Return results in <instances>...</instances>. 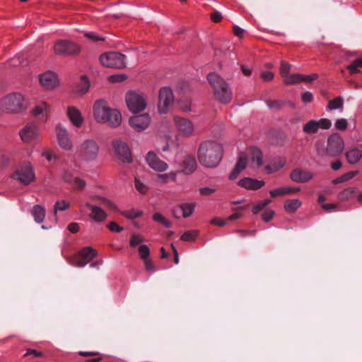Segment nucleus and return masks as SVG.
<instances>
[{
	"instance_id": "5",
	"label": "nucleus",
	"mask_w": 362,
	"mask_h": 362,
	"mask_svg": "<svg viewBox=\"0 0 362 362\" xmlns=\"http://www.w3.org/2000/svg\"><path fill=\"white\" fill-rule=\"evenodd\" d=\"M207 80L214 89L215 98L222 103H228L232 98V92L224 79L217 74L209 73Z\"/></svg>"
},
{
	"instance_id": "59",
	"label": "nucleus",
	"mask_w": 362,
	"mask_h": 362,
	"mask_svg": "<svg viewBox=\"0 0 362 362\" xmlns=\"http://www.w3.org/2000/svg\"><path fill=\"white\" fill-rule=\"evenodd\" d=\"M261 78L265 81H270L274 78V74L272 72L266 71L261 74Z\"/></svg>"
},
{
	"instance_id": "8",
	"label": "nucleus",
	"mask_w": 362,
	"mask_h": 362,
	"mask_svg": "<svg viewBox=\"0 0 362 362\" xmlns=\"http://www.w3.org/2000/svg\"><path fill=\"white\" fill-rule=\"evenodd\" d=\"M96 255V251L91 247H85L71 257L69 262L74 266L82 267L90 262Z\"/></svg>"
},
{
	"instance_id": "60",
	"label": "nucleus",
	"mask_w": 362,
	"mask_h": 362,
	"mask_svg": "<svg viewBox=\"0 0 362 362\" xmlns=\"http://www.w3.org/2000/svg\"><path fill=\"white\" fill-rule=\"evenodd\" d=\"M143 262L144 264L145 269L147 272H151L155 271V267L150 259L144 260Z\"/></svg>"
},
{
	"instance_id": "61",
	"label": "nucleus",
	"mask_w": 362,
	"mask_h": 362,
	"mask_svg": "<svg viewBox=\"0 0 362 362\" xmlns=\"http://www.w3.org/2000/svg\"><path fill=\"white\" fill-rule=\"evenodd\" d=\"M103 205L106 207L107 209H111V210H116L117 206L114 203H112L111 201L107 200L106 199H103L102 200Z\"/></svg>"
},
{
	"instance_id": "46",
	"label": "nucleus",
	"mask_w": 362,
	"mask_h": 362,
	"mask_svg": "<svg viewBox=\"0 0 362 362\" xmlns=\"http://www.w3.org/2000/svg\"><path fill=\"white\" fill-rule=\"evenodd\" d=\"M139 252L142 260H146L149 258L150 250L146 245H141L139 247Z\"/></svg>"
},
{
	"instance_id": "33",
	"label": "nucleus",
	"mask_w": 362,
	"mask_h": 362,
	"mask_svg": "<svg viewBox=\"0 0 362 362\" xmlns=\"http://www.w3.org/2000/svg\"><path fill=\"white\" fill-rule=\"evenodd\" d=\"M356 192V187L346 188L339 194V196H338L339 199L340 201H346L350 199H352L355 197Z\"/></svg>"
},
{
	"instance_id": "45",
	"label": "nucleus",
	"mask_w": 362,
	"mask_h": 362,
	"mask_svg": "<svg viewBox=\"0 0 362 362\" xmlns=\"http://www.w3.org/2000/svg\"><path fill=\"white\" fill-rule=\"evenodd\" d=\"M144 240V237L141 235L139 234H133L131 236L130 240H129V245L132 247H135L139 244L142 243Z\"/></svg>"
},
{
	"instance_id": "34",
	"label": "nucleus",
	"mask_w": 362,
	"mask_h": 362,
	"mask_svg": "<svg viewBox=\"0 0 362 362\" xmlns=\"http://www.w3.org/2000/svg\"><path fill=\"white\" fill-rule=\"evenodd\" d=\"M301 206V202L299 199L287 200L284 204L285 210L289 213H293Z\"/></svg>"
},
{
	"instance_id": "49",
	"label": "nucleus",
	"mask_w": 362,
	"mask_h": 362,
	"mask_svg": "<svg viewBox=\"0 0 362 362\" xmlns=\"http://www.w3.org/2000/svg\"><path fill=\"white\" fill-rule=\"evenodd\" d=\"M153 219L167 227L170 226V221L160 213H155L153 216Z\"/></svg>"
},
{
	"instance_id": "10",
	"label": "nucleus",
	"mask_w": 362,
	"mask_h": 362,
	"mask_svg": "<svg viewBox=\"0 0 362 362\" xmlns=\"http://www.w3.org/2000/svg\"><path fill=\"white\" fill-rule=\"evenodd\" d=\"M13 177L25 185H29L34 181L35 176L30 163L20 165L13 174Z\"/></svg>"
},
{
	"instance_id": "4",
	"label": "nucleus",
	"mask_w": 362,
	"mask_h": 362,
	"mask_svg": "<svg viewBox=\"0 0 362 362\" xmlns=\"http://www.w3.org/2000/svg\"><path fill=\"white\" fill-rule=\"evenodd\" d=\"M248 156L254 166L259 168L262 165V153L261 150L255 146L250 147L247 149V153H240L236 165L229 175L230 180H233L236 179L240 172L245 169L247 164Z\"/></svg>"
},
{
	"instance_id": "26",
	"label": "nucleus",
	"mask_w": 362,
	"mask_h": 362,
	"mask_svg": "<svg viewBox=\"0 0 362 362\" xmlns=\"http://www.w3.org/2000/svg\"><path fill=\"white\" fill-rule=\"evenodd\" d=\"M286 163L284 157H276L273 158L269 164L264 167V173L272 174L282 168Z\"/></svg>"
},
{
	"instance_id": "18",
	"label": "nucleus",
	"mask_w": 362,
	"mask_h": 362,
	"mask_svg": "<svg viewBox=\"0 0 362 362\" xmlns=\"http://www.w3.org/2000/svg\"><path fill=\"white\" fill-rule=\"evenodd\" d=\"M51 106L45 101L36 104L31 110V115L39 117L42 122H46L49 117Z\"/></svg>"
},
{
	"instance_id": "23",
	"label": "nucleus",
	"mask_w": 362,
	"mask_h": 362,
	"mask_svg": "<svg viewBox=\"0 0 362 362\" xmlns=\"http://www.w3.org/2000/svg\"><path fill=\"white\" fill-rule=\"evenodd\" d=\"M40 81L43 87L52 89L58 84L57 76L53 71H47L40 76Z\"/></svg>"
},
{
	"instance_id": "1",
	"label": "nucleus",
	"mask_w": 362,
	"mask_h": 362,
	"mask_svg": "<svg viewBox=\"0 0 362 362\" xmlns=\"http://www.w3.org/2000/svg\"><path fill=\"white\" fill-rule=\"evenodd\" d=\"M93 115L96 122L107 124L111 127H117L122 123L121 112L111 108L107 101L103 99L97 100L93 106Z\"/></svg>"
},
{
	"instance_id": "37",
	"label": "nucleus",
	"mask_w": 362,
	"mask_h": 362,
	"mask_svg": "<svg viewBox=\"0 0 362 362\" xmlns=\"http://www.w3.org/2000/svg\"><path fill=\"white\" fill-rule=\"evenodd\" d=\"M362 68V57L357 58L351 64L347 66L346 69L351 74H355L359 72L358 68Z\"/></svg>"
},
{
	"instance_id": "55",
	"label": "nucleus",
	"mask_w": 362,
	"mask_h": 362,
	"mask_svg": "<svg viewBox=\"0 0 362 362\" xmlns=\"http://www.w3.org/2000/svg\"><path fill=\"white\" fill-rule=\"evenodd\" d=\"M335 127L339 130H344L347 127V121L345 119H339L335 122Z\"/></svg>"
},
{
	"instance_id": "53",
	"label": "nucleus",
	"mask_w": 362,
	"mask_h": 362,
	"mask_svg": "<svg viewBox=\"0 0 362 362\" xmlns=\"http://www.w3.org/2000/svg\"><path fill=\"white\" fill-rule=\"evenodd\" d=\"M300 76H301L300 82L310 83V82L315 80L317 78V74H311L309 75L300 74Z\"/></svg>"
},
{
	"instance_id": "63",
	"label": "nucleus",
	"mask_w": 362,
	"mask_h": 362,
	"mask_svg": "<svg viewBox=\"0 0 362 362\" xmlns=\"http://www.w3.org/2000/svg\"><path fill=\"white\" fill-rule=\"evenodd\" d=\"M301 99L304 103H310L313 100V96L310 92L306 91L304 93H303Z\"/></svg>"
},
{
	"instance_id": "50",
	"label": "nucleus",
	"mask_w": 362,
	"mask_h": 362,
	"mask_svg": "<svg viewBox=\"0 0 362 362\" xmlns=\"http://www.w3.org/2000/svg\"><path fill=\"white\" fill-rule=\"evenodd\" d=\"M127 78V75L124 74H114L108 77V81L111 83H117L125 81Z\"/></svg>"
},
{
	"instance_id": "21",
	"label": "nucleus",
	"mask_w": 362,
	"mask_h": 362,
	"mask_svg": "<svg viewBox=\"0 0 362 362\" xmlns=\"http://www.w3.org/2000/svg\"><path fill=\"white\" fill-rule=\"evenodd\" d=\"M66 115L71 123L79 129L83 126L84 118L81 112L74 106H69L66 110Z\"/></svg>"
},
{
	"instance_id": "62",
	"label": "nucleus",
	"mask_w": 362,
	"mask_h": 362,
	"mask_svg": "<svg viewBox=\"0 0 362 362\" xmlns=\"http://www.w3.org/2000/svg\"><path fill=\"white\" fill-rule=\"evenodd\" d=\"M33 355L34 357H42L43 356V353L40 351H37L35 349H28L26 353L24 354L25 356Z\"/></svg>"
},
{
	"instance_id": "16",
	"label": "nucleus",
	"mask_w": 362,
	"mask_h": 362,
	"mask_svg": "<svg viewBox=\"0 0 362 362\" xmlns=\"http://www.w3.org/2000/svg\"><path fill=\"white\" fill-rule=\"evenodd\" d=\"M56 134L58 144L64 150H71L73 147L72 140L68 130L59 124L56 127Z\"/></svg>"
},
{
	"instance_id": "27",
	"label": "nucleus",
	"mask_w": 362,
	"mask_h": 362,
	"mask_svg": "<svg viewBox=\"0 0 362 362\" xmlns=\"http://www.w3.org/2000/svg\"><path fill=\"white\" fill-rule=\"evenodd\" d=\"M290 176L293 181L297 182H308L313 177V175L311 173L300 169L293 170L291 172Z\"/></svg>"
},
{
	"instance_id": "43",
	"label": "nucleus",
	"mask_w": 362,
	"mask_h": 362,
	"mask_svg": "<svg viewBox=\"0 0 362 362\" xmlns=\"http://www.w3.org/2000/svg\"><path fill=\"white\" fill-rule=\"evenodd\" d=\"M247 209V206H240L239 208L233 209L235 213L231 214L227 218L228 221H234L243 216V210Z\"/></svg>"
},
{
	"instance_id": "47",
	"label": "nucleus",
	"mask_w": 362,
	"mask_h": 362,
	"mask_svg": "<svg viewBox=\"0 0 362 362\" xmlns=\"http://www.w3.org/2000/svg\"><path fill=\"white\" fill-rule=\"evenodd\" d=\"M69 207V203L65 200L57 201L54 205L55 214L58 211H62L67 209Z\"/></svg>"
},
{
	"instance_id": "32",
	"label": "nucleus",
	"mask_w": 362,
	"mask_h": 362,
	"mask_svg": "<svg viewBox=\"0 0 362 362\" xmlns=\"http://www.w3.org/2000/svg\"><path fill=\"white\" fill-rule=\"evenodd\" d=\"M31 214L37 223H42L45 216V209L40 205H35L33 206Z\"/></svg>"
},
{
	"instance_id": "12",
	"label": "nucleus",
	"mask_w": 362,
	"mask_h": 362,
	"mask_svg": "<svg viewBox=\"0 0 362 362\" xmlns=\"http://www.w3.org/2000/svg\"><path fill=\"white\" fill-rule=\"evenodd\" d=\"M174 101V95L172 90L168 87H163L159 91L158 111L161 114L167 113Z\"/></svg>"
},
{
	"instance_id": "3",
	"label": "nucleus",
	"mask_w": 362,
	"mask_h": 362,
	"mask_svg": "<svg viewBox=\"0 0 362 362\" xmlns=\"http://www.w3.org/2000/svg\"><path fill=\"white\" fill-rule=\"evenodd\" d=\"M29 98L19 92L8 93L0 99V110L8 114H17L28 109Z\"/></svg>"
},
{
	"instance_id": "54",
	"label": "nucleus",
	"mask_w": 362,
	"mask_h": 362,
	"mask_svg": "<svg viewBox=\"0 0 362 362\" xmlns=\"http://www.w3.org/2000/svg\"><path fill=\"white\" fill-rule=\"evenodd\" d=\"M274 212L272 209H267L264 211V213L262 215V218L265 222H269L270 220L272 219L274 216Z\"/></svg>"
},
{
	"instance_id": "57",
	"label": "nucleus",
	"mask_w": 362,
	"mask_h": 362,
	"mask_svg": "<svg viewBox=\"0 0 362 362\" xmlns=\"http://www.w3.org/2000/svg\"><path fill=\"white\" fill-rule=\"evenodd\" d=\"M135 187L141 194H145L147 191V187L141 183L138 179L135 178Z\"/></svg>"
},
{
	"instance_id": "2",
	"label": "nucleus",
	"mask_w": 362,
	"mask_h": 362,
	"mask_svg": "<svg viewBox=\"0 0 362 362\" xmlns=\"http://www.w3.org/2000/svg\"><path fill=\"white\" fill-rule=\"evenodd\" d=\"M223 156L221 144L214 141H206L201 144L198 151L200 163L207 168H214L218 165Z\"/></svg>"
},
{
	"instance_id": "36",
	"label": "nucleus",
	"mask_w": 362,
	"mask_h": 362,
	"mask_svg": "<svg viewBox=\"0 0 362 362\" xmlns=\"http://www.w3.org/2000/svg\"><path fill=\"white\" fill-rule=\"evenodd\" d=\"M177 173L170 172L169 173L160 174L157 176V181L162 184H165L170 181H175Z\"/></svg>"
},
{
	"instance_id": "52",
	"label": "nucleus",
	"mask_w": 362,
	"mask_h": 362,
	"mask_svg": "<svg viewBox=\"0 0 362 362\" xmlns=\"http://www.w3.org/2000/svg\"><path fill=\"white\" fill-rule=\"evenodd\" d=\"M291 69V65L285 62H282L281 64L280 73L283 78H285L286 76L288 75L289 71Z\"/></svg>"
},
{
	"instance_id": "64",
	"label": "nucleus",
	"mask_w": 362,
	"mask_h": 362,
	"mask_svg": "<svg viewBox=\"0 0 362 362\" xmlns=\"http://www.w3.org/2000/svg\"><path fill=\"white\" fill-rule=\"evenodd\" d=\"M211 19L215 23H218L222 19V15L218 11H214L211 14Z\"/></svg>"
},
{
	"instance_id": "22",
	"label": "nucleus",
	"mask_w": 362,
	"mask_h": 362,
	"mask_svg": "<svg viewBox=\"0 0 362 362\" xmlns=\"http://www.w3.org/2000/svg\"><path fill=\"white\" fill-rule=\"evenodd\" d=\"M146 160L148 165L156 171L163 172L167 170L168 164L159 159L153 152H148Z\"/></svg>"
},
{
	"instance_id": "19",
	"label": "nucleus",
	"mask_w": 362,
	"mask_h": 362,
	"mask_svg": "<svg viewBox=\"0 0 362 362\" xmlns=\"http://www.w3.org/2000/svg\"><path fill=\"white\" fill-rule=\"evenodd\" d=\"M151 122L148 114H143L132 117L129 119L130 126L136 132H141L146 129Z\"/></svg>"
},
{
	"instance_id": "31",
	"label": "nucleus",
	"mask_w": 362,
	"mask_h": 362,
	"mask_svg": "<svg viewBox=\"0 0 362 362\" xmlns=\"http://www.w3.org/2000/svg\"><path fill=\"white\" fill-rule=\"evenodd\" d=\"M347 161L351 164L357 163L362 158V152L357 148H353L346 153Z\"/></svg>"
},
{
	"instance_id": "17",
	"label": "nucleus",
	"mask_w": 362,
	"mask_h": 362,
	"mask_svg": "<svg viewBox=\"0 0 362 362\" xmlns=\"http://www.w3.org/2000/svg\"><path fill=\"white\" fill-rule=\"evenodd\" d=\"M19 134L24 142L29 143L38 139L39 129L36 124L30 123L21 129Z\"/></svg>"
},
{
	"instance_id": "40",
	"label": "nucleus",
	"mask_w": 362,
	"mask_h": 362,
	"mask_svg": "<svg viewBox=\"0 0 362 362\" xmlns=\"http://www.w3.org/2000/svg\"><path fill=\"white\" fill-rule=\"evenodd\" d=\"M271 199H265L263 201L257 202L252 209V212L254 214H257L261 210L271 203Z\"/></svg>"
},
{
	"instance_id": "42",
	"label": "nucleus",
	"mask_w": 362,
	"mask_h": 362,
	"mask_svg": "<svg viewBox=\"0 0 362 362\" xmlns=\"http://www.w3.org/2000/svg\"><path fill=\"white\" fill-rule=\"evenodd\" d=\"M122 214L127 218L134 219L142 215V211L138 209H130L122 212Z\"/></svg>"
},
{
	"instance_id": "58",
	"label": "nucleus",
	"mask_w": 362,
	"mask_h": 362,
	"mask_svg": "<svg viewBox=\"0 0 362 362\" xmlns=\"http://www.w3.org/2000/svg\"><path fill=\"white\" fill-rule=\"evenodd\" d=\"M107 228H109L110 230H111L112 232H117V233L121 232L123 229L121 226H119L115 222H110L107 225Z\"/></svg>"
},
{
	"instance_id": "38",
	"label": "nucleus",
	"mask_w": 362,
	"mask_h": 362,
	"mask_svg": "<svg viewBox=\"0 0 362 362\" xmlns=\"http://www.w3.org/2000/svg\"><path fill=\"white\" fill-rule=\"evenodd\" d=\"M343 107V100L340 97H337L329 101L327 109L329 110L341 109Z\"/></svg>"
},
{
	"instance_id": "15",
	"label": "nucleus",
	"mask_w": 362,
	"mask_h": 362,
	"mask_svg": "<svg viewBox=\"0 0 362 362\" xmlns=\"http://www.w3.org/2000/svg\"><path fill=\"white\" fill-rule=\"evenodd\" d=\"M332 125V122L328 119H320L318 121L310 120L308 122L303 128V131L307 134L316 133L319 129H328Z\"/></svg>"
},
{
	"instance_id": "30",
	"label": "nucleus",
	"mask_w": 362,
	"mask_h": 362,
	"mask_svg": "<svg viewBox=\"0 0 362 362\" xmlns=\"http://www.w3.org/2000/svg\"><path fill=\"white\" fill-rule=\"evenodd\" d=\"M197 167L195 158L190 155H187L182 163V171L186 174L192 173Z\"/></svg>"
},
{
	"instance_id": "20",
	"label": "nucleus",
	"mask_w": 362,
	"mask_h": 362,
	"mask_svg": "<svg viewBox=\"0 0 362 362\" xmlns=\"http://www.w3.org/2000/svg\"><path fill=\"white\" fill-rule=\"evenodd\" d=\"M113 146L116 154L122 161L125 163L132 162V154L126 143L117 140L114 142Z\"/></svg>"
},
{
	"instance_id": "6",
	"label": "nucleus",
	"mask_w": 362,
	"mask_h": 362,
	"mask_svg": "<svg viewBox=\"0 0 362 362\" xmlns=\"http://www.w3.org/2000/svg\"><path fill=\"white\" fill-rule=\"evenodd\" d=\"M99 146L94 139H86L78 149V156L86 161L95 160L98 154Z\"/></svg>"
},
{
	"instance_id": "44",
	"label": "nucleus",
	"mask_w": 362,
	"mask_h": 362,
	"mask_svg": "<svg viewBox=\"0 0 362 362\" xmlns=\"http://www.w3.org/2000/svg\"><path fill=\"white\" fill-rule=\"evenodd\" d=\"M198 235V231L196 230H187L185 231L181 236V240L184 241H192L195 240L197 236Z\"/></svg>"
},
{
	"instance_id": "13",
	"label": "nucleus",
	"mask_w": 362,
	"mask_h": 362,
	"mask_svg": "<svg viewBox=\"0 0 362 362\" xmlns=\"http://www.w3.org/2000/svg\"><path fill=\"white\" fill-rule=\"evenodd\" d=\"M344 148V143L341 136L338 134H332L328 138L327 147L325 154L329 156L339 155Z\"/></svg>"
},
{
	"instance_id": "28",
	"label": "nucleus",
	"mask_w": 362,
	"mask_h": 362,
	"mask_svg": "<svg viewBox=\"0 0 362 362\" xmlns=\"http://www.w3.org/2000/svg\"><path fill=\"white\" fill-rule=\"evenodd\" d=\"M86 206L91 211L90 214L91 219L97 222H102L106 219L107 214L101 208L88 203L86 204Z\"/></svg>"
},
{
	"instance_id": "48",
	"label": "nucleus",
	"mask_w": 362,
	"mask_h": 362,
	"mask_svg": "<svg viewBox=\"0 0 362 362\" xmlns=\"http://www.w3.org/2000/svg\"><path fill=\"white\" fill-rule=\"evenodd\" d=\"M84 36L86 37H87L88 39H89L90 40L93 41V42L104 41L105 40V37H103L101 35H99L98 34H97L95 32H87V33H85Z\"/></svg>"
},
{
	"instance_id": "56",
	"label": "nucleus",
	"mask_w": 362,
	"mask_h": 362,
	"mask_svg": "<svg viewBox=\"0 0 362 362\" xmlns=\"http://www.w3.org/2000/svg\"><path fill=\"white\" fill-rule=\"evenodd\" d=\"M269 194L272 197L284 195L285 194L284 187L272 189V190H270Z\"/></svg>"
},
{
	"instance_id": "24",
	"label": "nucleus",
	"mask_w": 362,
	"mask_h": 362,
	"mask_svg": "<svg viewBox=\"0 0 362 362\" xmlns=\"http://www.w3.org/2000/svg\"><path fill=\"white\" fill-rule=\"evenodd\" d=\"M195 208V204L192 203H185L180 204L177 208L173 210V214L176 218H187L190 216Z\"/></svg>"
},
{
	"instance_id": "9",
	"label": "nucleus",
	"mask_w": 362,
	"mask_h": 362,
	"mask_svg": "<svg viewBox=\"0 0 362 362\" xmlns=\"http://www.w3.org/2000/svg\"><path fill=\"white\" fill-rule=\"evenodd\" d=\"M100 62L104 66L122 69L125 66V56L115 52H107L100 55Z\"/></svg>"
},
{
	"instance_id": "29",
	"label": "nucleus",
	"mask_w": 362,
	"mask_h": 362,
	"mask_svg": "<svg viewBox=\"0 0 362 362\" xmlns=\"http://www.w3.org/2000/svg\"><path fill=\"white\" fill-rule=\"evenodd\" d=\"M63 180L76 189H83L86 185L84 180L78 177H74L72 174L68 172H64L63 175Z\"/></svg>"
},
{
	"instance_id": "25",
	"label": "nucleus",
	"mask_w": 362,
	"mask_h": 362,
	"mask_svg": "<svg viewBox=\"0 0 362 362\" xmlns=\"http://www.w3.org/2000/svg\"><path fill=\"white\" fill-rule=\"evenodd\" d=\"M265 185L263 180H258L250 177H245L238 182V185L247 189L257 190Z\"/></svg>"
},
{
	"instance_id": "35",
	"label": "nucleus",
	"mask_w": 362,
	"mask_h": 362,
	"mask_svg": "<svg viewBox=\"0 0 362 362\" xmlns=\"http://www.w3.org/2000/svg\"><path fill=\"white\" fill-rule=\"evenodd\" d=\"M90 88V82L86 76H82L77 87V92L79 94H84L88 92Z\"/></svg>"
},
{
	"instance_id": "41",
	"label": "nucleus",
	"mask_w": 362,
	"mask_h": 362,
	"mask_svg": "<svg viewBox=\"0 0 362 362\" xmlns=\"http://www.w3.org/2000/svg\"><path fill=\"white\" fill-rule=\"evenodd\" d=\"M300 74H288L284 78V83L288 85L300 83Z\"/></svg>"
},
{
	"instance_id": "11",
	"label": "nucleus",
	"mask_w": 362,
	"mask_h": 362,
	"mask_svg": "<svg viewBox=\"0 0 362 362\" xmlns=\"http://www.w3.org/2000/svg\"><path fill=\"white\" fill-rule=\"evenodd\" d=\"M54 51L58 55H73L80 52L81 47L69 40H59L54 45Z\"/></svg>"
},
{
	"instance_id": "39",
	"label": "nucleus",
	"mask_w": 362,
	"mask_h": 362,
	"mask_svg": "<svg viewBox=\"0 0 362 362\" xmlns=\"http://www.w3.org/2000/svg\"><path fill=\"white\" fill-rule=\"evenodd\" d=\"M357 174H358V171L348 172V173L344 174L343 175L334 179L333 180V182L337 184V183H340V182L348 181V180L352 179L354 177H355Z\"/></svg>"
},
{
	"instance_id": "51",
	"label": "nucleus",
	"mask_w": 362,
	"mask_h": 362,
	"mask_svg": "<svg viewBox=\"0 0 362 362\" xmlns=\"http://www.w3.org/2000/svg\"><path fill=\"white\" fill-rule=\"evenodd\" d=\"M266 103L270 109H279L283 105V102L281 100H266Z\"/></svg>"
},
{
	"instance_id": "7",
	"label": "nucleus",
	"mask_w": 362,
	"mask_h": 362,
	"mask_svg": "<svg viewBox=\"0 0 362 362\" xmlns=\"http://www.w3.org/2000/svg\"><path fill=\"white\" fill-rule=\"evenodd\" d=\"M125 100L129 110L134 113L141 112L146 107L144 95L135 91L127 92Z\"/></svg>"
},
{
	"instance_id": "14",
	"label": "nucleus",
	"mask_w": 362,
	"mask_h": 362,
	"mask_svg": "<svg viewBox=\"0 0 362 362\" xmlns=\"http://www.w3.org/2000/svg\"><path fill=\"white\" fill-rule=\"evenodd\" d=\"M173 121L175 127L180 136L189 137L193 135L194 125L190 119L180 116H174Z\"/></svg>"
}]
</instances>
